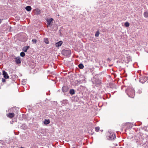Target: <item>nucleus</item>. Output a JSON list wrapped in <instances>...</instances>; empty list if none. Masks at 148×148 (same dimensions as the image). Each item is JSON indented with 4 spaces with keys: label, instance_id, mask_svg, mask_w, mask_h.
<instances>
[{
    "label": "nucleus",
    "instance_id": "nucleus-1",
    "mask_svg": "<svg viewBox=\"0 0 148 148\" xmlns=\"http://www.w3.org/2000/svg\"><path fill=\"white\" fill-rule=\"evenodd\" d=\"M139 82L143 84L147 80V78L146 76L143 77L140 76L139 77Z\"/></svg>",
    "mask_w": 148,
    "mask_h": 148
},
{
    "label": "nucleus",
    "instance_id": "nucleus-2",
    "mask_svg": "<svg viewBox=\"0 0 148 148\" xmlns=\"http://www.w3.org/2000/svg\"><path fill=\"white\" fill-rule=\"evenodd\" d=\"M62 53L65 56H68L71 53V51L69 50H63L62 51Z\"/></svg>",
    "mask_w": 148,
    "mask_h": 148
},
{
    "label": "nucleus",
    "instance_id": "nucleus-3",
    "mask_svg": "<svg viewBox=\"0 0 148 148\" xmlns=\"http://www.w3.org/2000/svg\"><path fill=\"white\" fill-rule=\"evenodd\" d=\"M130 92L127 93V94L128 95L129 97H130L133 98H134V89H131L130 90Z\"/></svg>",
    "mask_w": 148,
    "mask_h": 148
},
{
    "label": "nucleus",
    "instance_id": "nucleus-4",
    "mask_svg": "<svg viewBox=\"0 0 148 148\" xmlns=\"http://www.w3.org/2000/svg\"><path fill=\"white\" fill-rule=\"evenodd\" d=\"M116 138L115 135L113 133H111L108 135V139L112 140H114Z\"/></svg>",
    "mask_w": 148,
    "mask_h": 148
},
{
    "label": "nucleus",
    "instance_id": "nucleus-5",
    "mask_svg": "<svg viewBox=\"0 0 148 148\" xmlns=\"http://www.w3.org/2000/svg\"><path fill=\"white\" fill-rule=\"evenodd\" d=\"M93 84L96 86H98L101 84V81L99 79H96L94 81H93Z\"/></svg>",
    "mask_w": 148,
    "mask_h": 148
},
{
    "label": "nucleus",
    "instance_id": "nucleus-6",
    "mask_svg": "<svg viewBox=\"0 0 148 148\" xmlns=\"http://www.w3.org/2000/svg\"><path fill=\"white\" fill-rule=\"evenodd\" d=\"M2 72L3 77L5 79H7L9 78V76L6 72H5V71H3Z\"/></svg>",
    "mask_w": 148,
    "mask_h": 148
},
{
    "label": "nucleus",
    "instance_id": "nucleus-7",
    "mask_svg": "<svg viewBox=\"0 0 148 148\" xmlns=\"http://www.w3.org/2000/svg\"><path fill=\"white\" fill-rule=\"evenodd\" d=\"M15 58H14L15 59V62L17 64H19L21 63V61L20 60V58L19 57H16L14 56Z\"/></svg>",
    "mask_w": 148,
    "mask_h": 148
},
{
    "label": "nucleus",
    "instance_id": "nucleus-8",
    "mask_svg": "<svg viewBox=\"0 0 148 148\" xmlns=\"http://www.w3.org/2000/svg\"><path fill=\"white\" fill-rule=\"evenodd\" d=\"M62 90L63 92H66L69 90V88L66 86H64L62 88Z\"/></svg>",
    "mask_w": 148,
    "mask_h": 148
},
{
    "label": "nucleus",
    "instance_id": "nucleus-9",
    "mask_svg": "<svg viewBox=\"0 0 148 148\" xmlns=\"http://www.w3.org/2000/svg\"><path fill=\"white\" fill-rule=\"evenodd\" d=\"M53 20V19L52 18H51L47 20V23L48 25L49 26L51 25V22Z\"/></svg>",
    "mask_w": 148,
    "mask_h": 148
},
{
    "label": "nucleus",
    "instance_id": "nucleus-10",
    "mask_svg": "<svg viewBox=\"0 0 148 148\" xmlns=\"http://www.w3.org/2000/svg\"><path fill=\"white\" fill-rule=\"evenodd\" d=\"M29 48V46H24L23 49V51H24L25 52H27V49Z\"/></svg>",
    "mask_w": 148,
    "mask_h": 148
},
{
    "label": "nucleus",
    "instance_id": "nucleus-11",
    "mask_svg": "<svg viewBox=\"0 0 148 148\" xmlns=\"http://www.w3.org/2000/svg\"><path fill=\"white\" fill-rule=\"evenodd\" d=\"M43 41L46 44H48L49 43V41L48 38H45L43 39Z\"/></svg>",
    "mask_w": 148,
    "mask_h": 148
},
{
    "label": "nucleus",
    "instance_id": "nucleus-12",
    "mask_svg": "<svg viewBox=\"0 0 148 148\" xmlns=\"http://www.w3.org/2000/svg\"><path fill=\"white\" fill-rule=\"evenodd\" d=\"M62 43V41H60L59 42H57L56 44V47H59L61 45Z\"/></svg>",
    "mask_w": 148,
    "mask_h": 148
},
{
    "label": "nucleus",
    "instance_id": "nucleus-13",
    "mask_svg": "<svg viewBox=\"0 0 148 148\" xmlns=\"http://www.w3.org/2000/svg\"><path fill=\"white\" fill-rule=\"evenodd\" d=\"M35 13L36 14H40L41 13L40 10L38 9H36L34 10Z\"/></svg>",
    "mask_w": 148,
    "mask_h": 148
},
{
    "label": "nucleus",
    "instance_id": "nucleus-14",
    "mask_svg": "<svg viewBox=\"0 0 148 148\" xmlns=\"http://www.w3.org/2000/svg\"><path fill=\"white\" fill-rule=\"evenodd\" d=\"M14 114L13 113H9L8 115V117L10 118H12L14 116Z\"/></svg>",
    "mask_w": 148,
    "mask_h": 148
},
{
    "label": "nucleus",
    "instance_id": "nucleus-15",
    "mask_svg": "<svg viewBox=\"0 0 148 148\" xmlns=\"http://www.w3.org/2000/svg\"><path fill=\"white\" fill-rule=\"evenodd\" d=\"M69 93L71 95H73L75 94V91L74 89H72L70 90Z\"/></svg>",
    "mask_w": 148,
    "mask_h": 148
},
{
    "label": "nucleus",
    "instance_id": "nucleus-16",
    "mask_svg": "<svg viewBox=\"0 0 148 148\" xmlns=\"http://www.w3.org/2000/svg\"><path fill=\"white\" fill-rule=\"evenodd\" d=\"M25 9L28 11H30L32 9L31 7L30 6H27L25 8Z\"/></svg>",
    "mask_w": 148,
    "mask_h": 148
},
{
    "label": "nucleus",
    "instance_id": "nucleus-17",
    "mask_svg": "<svg viewBox=\"0 0 148 148\" xmlns=\"http://www.w3.org/2000/svg\"><path fill=\"white\" fill-rule=\"evenodd\" d=\"M50 123V121L49 119H45L44 121V123L45 125L49 124Z\"/></svg>",
    "mask_w": 148,
    "mask_h": 148
},
{
    "label": "nucleus",
    "instance_id": "nucleus-18",
    "mask_svg": "<svg viewBox=\"0 0 148 148\" xmlns=\"http://www.w3.org/2000/svg\"><path fill=\"white\" fill-rule=\"evenodd\" d=\"M79 68L80 69H83L84 67L82 63H80L78 65Z\"/></svg>",
    "mask_w": 148,
    "mask_h": 148
},
{
    "label": "nucleus",
    "instance_id": "nucleus-19",
    "mask_svg": "<svg viewBox=\"0 0 148 148\" xmlns=\"http://www.w3.org/2000/svg\"><path fill=\"white\" fill-rule=\"evenodd\" d=\"M144 17L145 18H147L148 17V12H145L143 14Z\"/></svg>",
    "mask_w": 148,
    "mask_h": 148
},
{
    "label": "nucleus",
    "instance_id": "nucleus-20",
    "mask_svg": "<svg viewBox=\"0 0 148 148\" xmlns=\"http://www.w3.org/2000/svg\"><path fill=\"white\" fill-rule=\"evenodd\" d=\"M32 42L33 44H35L37 42V40L36 39H33L32 40Z\"/></svg>",
    "mask_w": 148,
    "mask_h": 148
},
{
    "label": "nucleus",
    "instance_id": "nucleus-21",
    "mask_svg": "<svg viewBox=\"0 0 148 148\" xmlns=\"http://www.w3.org/2000/svg\"><path fill=\"white\" fill-rule=\"evenodd\" d=\"M99 34H100V33H99V30H98L97 31V32H96V33L95 34V36L96 37H98L99 36Z\"/></svg>",
    "mask_w": 148,
    "mask_h": 148
},
{
    "label": "nucleus",
    "instance_id": "nucleus-22",
    "mask_svg": "<svg viewBox=\"0 0 148 148\" xmlns=\"http://www.w3.org/2000/svg\"><path fill=\"white\" fill-rule=\"evenodd\" d=\"M25 53L23 52H21L20 53V56L22 57H24L25 56Z\"/></svg>",
    "mask_w": 148,
    "mask_h": 148
},
{
    "label": "nucleus",
    "instance_id": "nucleus-23",
    "mask_svg": "<svg viewBox=\"0 0 148 148\" xmlns=\"http://www.w3.org/2000/svg\"><path fill=\"white\" fill-rule=\"evenodd\" d=\"M125 26L126 27H128L129 26V23L128 22H126L125 23Z\"/></svg>",
    "mask_w": 148,
    "mask_h": 148
},
{
    "label": "nucleus",
    "instance_id": "nucleus-24",
    "mask_svg": "<svg viewBox=\"0 0 148 148\" xmlns=\"http://www.w3.org/2000/svg\"><path fill=\"white\" fill-rule=\"evenodd\" d=\"M26 81H27L26 79H23L22 81V84L23 85H24L26 83Z\"/></svg>",
    "mask_w": 148,
    "mask_h": 148
},
{
    "label": "nucleus",
    "instance_id": "nucleus-25",
    "mask_svg": "<svg viewBox=\"0 0 148 148\" xmlns=\"http://www.w3.org/2000/svg\"><path fill=\"white\" fill-rule=\"evenodd\" d=\"M95 131L97 132H98L100 130V128L98 127H95Z\"/></svg>",
    "mask_w": 148,
    "mask_h": 148
},
{
    "label": "nucleus",
    "instance_id": "nucleus-26",
    "mask_svg": "<svg viewBox=\"0 0 148 148\" xmlns=\"http://www.w3.org/2000/svg\"><path fill=\"white\" fill-rule=\"evenodd\" d=\"M5 78H2V82H5V81H6V80H5Z\"/></svg>",
    "mask_w": 148,
    "mask_h": 148
},
{
    "label": "nucleus",
    "instance_id": "nucleus-27",
    "mask_svg": "<svg viewBox=\"0 0 148 148\" xmlns=\"http://www.w3.org/2000/svg\"><path fill=\"white\" fill-rule=\"evenodd\" d=\"M3 19H0V24L2 23Z\"/></svg>",
    "mask_w": 148,
    "mask_h": 148
},
{
    "label": "nucleus",
    "instance_id": "nucleus-28",
    "mask_svg": "<svg viewBox=\"0 0 148 148\" xmlns=\"http://www.w3.org/2000/svg\"><path fill=\"white\" fill-rule=\"evenodd\" d=\"M146 140H148V135L146 136Z\"/></svg>",
    "mask_w": 148,
    "mask_h": 148
},
{
    "label": "nucleus",
    "instance_id": "nucleus-29",
    "mask_svg": "<svg viewBox=\"0 0 148 148\" xmlns=\"http://www.w3.org/2000/svg\"><path fill=\"white\" fill-rule=\"evenodd\" d=\"M64 102H65L66 103H67V101H68L66 100H65L64 101Z\"/></svg>",
    "mask_w": 148,
    "mask_h": 148
},
{
    "label": "nucleus",
    "instance_id": "nucleus-30",
    "mask_svg": "<svg viewBox=\"0 0 148 148\" xmlns=\"http://www.w3.org/2000/svg\"><path fill=\"white\" fill-rule=\"evenodd\" d=\"M21 148H24L23 147H21Z\"/></svg>",
    "mask_w": 148,
    "mask_h": 148
}]
</instances>
